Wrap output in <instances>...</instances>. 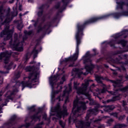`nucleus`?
Segmentation results:
<instances>
[{"label": "nucleus", "mask_w": 128, "mask_h": 128, "mask_svg": "<svg viewBox=\"0 0 128 128\" xmlns=\"http://www.w3.org/2000/svg\"><path fill=\"white\" fill-rule=\"evenodd\" d=\"M86 28V26L83 23L78 22L76 24V30L77 31L76 34L75 38L76 40V52L72 56H70L68 58H65L62 62H61V64L62 62H73L72 64H70L68 65L69 68H72L76 66H74V62L78 60V54H80V44L82 43V36H84V30Z\"/></svg>", "instance_id": "f257e3e1"}, {"label": "nucleus", "mask_w": 128, "mask_h": 128, "mask_svg": "<svg viewBox=\"0 0 128 128\" xmlns=\"http://www.w3.org/2000/svg\"><path fill=\"white\" fill-rule=\"evenodd\" d=\"M122 16H128V11H122L120 12H116L104 16L92 17L90 19L85 20L83 24L86 26H88V24H96V22H100V20H106V18H108L110 16H113V18H120Z\"/></svg>", "instance_id": "f03ea898"}, {"label": "nucleus", "mask_w": 128, "mask_h": 128, "mask_svg": "<svg viewBox=\"0 0 128 128\" xmlns=\"http://www.w3.org/2000/svg\"><path fill=\"white\" fill-rule=\"evenodd\" d=\"M102 80H106V82H110L113 84V86L114 88V92H126L128 90V85L125 86L124 88H120L122 86V85L120 84V82L118 80H110L108 77H104L101 76H96V80L98 84H102Z\"/></svg>", "instance_id": "7ed1b4c3"}, {"label": "nucleus", "mask_w": 128, "mask_h": 128, "mask_svg": "<svg viewBox=\"0 0 128 128\" xmlns=\"http://www.w3.org/2000/svg\"><path fill=\"white\" fill-rule=\"evenodd\" d=\"M126 32H128V30L126 29L120 32L117 33L113 36L114 40H110L108 44L110 46V48H116V44H121L123 48H124L126 46V44L128 42L126 40L122 39L118 40V38H120V36H122L124 34H126Z\"/></svg>", "instance_id": "20e7f679"}, {"label": "nucleus", "mask_w": 128, "mask_h": 128, "mask_svg": "<svg viewBox=\"0 0 128 128\" xmlns=\"http://www.w3.org/2000/svg\"><path fill=\"white\" fill-rule=\"evenodd\" d=\"M27 78L28 79L27 81H22L21 83L22 89L24 90L26 88H32L34 86H36V80H38V72H34L28 74Z\"/></svg>", "instance_id": "39448f33"}, {"label": "nucleus", "mask_w": 128, "mask_h": 128, "mask_svg": "<svg viewBox=\"0 0 128 128\" xmlns=\"http://www.w3.org/2000/svg\"><path fill=\"white\" fill-rule=\"evenodd\" d=\"M94 57V55L92 54H90V52L88 51L86 55L83 56L82 60L84 66V68L86 70V72H92V70L96 68V66L92 64V58Z\"/></svg>", "instance_id": "423d86ee"}, {"label": "nucleus", "mask_w": 128, "mask_h": 128, "mask_svg": "<svg viewBox=\"0 0 128 128\" xmlns=\"http://www.w3.org/2000/svg\"><path fill=\"white\" fill-rule=\"evenodd\" d=\"M86 102H81L80 105L78 106V100H76L73 102V107L72 108V112L74 116H76L77 114H78L82 112H84L86 110Z\"/></svg>", "instance_id": "0eeeda50"}, {"label": "nucleus", "mask_w": 128, "mask_h": 128, "mask_svg": "<svg viewBox=\"0 0 128 128\" xmlns=\"http://www.w3.org/2000/svg\"><path fill=\"white\" fill-rule=\"evenodd\" d=\"M60 108V105H58L54 108L53 110H52V112H56V116L57 118H62V116H68V110L66 109H64L62 111L58 112Z\"/></svg>", "instance_id": "6e6552de"}, {"label": "nucleus", "mask_w": 128, "mask_h": 128, "mask_svg": "<svg viewBox=\"0 0 128 128\" xmlns=\"http://www.w3.org/2000/svg\"><path fill=\"white\" fill-rule=\"evenodd\" d=\"M76 128H90V122L80 120L76 124Z\"/></svg>", "instance_id": "1a4fd4ad"}, {"label": "nucleus", "mask_w": 128, "mask_h": 128, "mask_svg": "<svg viewBox=\"0 0 128 128\" xmlns=\"http://www.w3.org/2000/svg\"><path fill=\"white\" fill-rule=\"evenodd\" d=\"M16 115H13L9 120V122L6 123V126L8 128H14V124H16Z\"/></svg>", "instance_id": "9d476101"}, {"label": "nucleus", "mask_w": 128, "mask_h": 128, "mask_svg": "<svg viewBox=\"0 0 128 128\" xmlns=\"http://www.w3.org/2000/svg\"><path fill=\"white\" fill-rule=\"evenodd\" d=\"M111 94L114 96H113L111 99L107 100L106 102L108 104L112 102H116V100H120L121 98L120 96H122V94H116V92H112L111 93Z\"/></svg>", "instance_id": "9b49d317"}, {"label": "nucleus", "mask_w": 128, "mask_h": 128, "mask_svg": "<svg viewBox=\"0 0 128 128\" xmlns=\"http://www.w3.org/2000/svg\"><path fill=\"white\" fill-rule=\"evenodd\" d=\"M58 76H60V74H56L54 75V76H51L49 78L50 84L51 86L52 90H54V84H56V83L54 82V80H56V79Z\"/></svg>", "instance_id": "f8f14e48"}, {"label": "nucleus", "mask_w": 128, "mask_h": 128, "mask_svg": "<svg viewBox=\"0 0 128 128\" xmlns=\"http://www.w3.org/2000/svg\"><path fill=\"white\" fill-rule=\"evenodd\" d=\"M4 30L0 32V38H4L5 34H6L8 32H10V24H5Z\"/></svg>", "instance_id": "ddd939ff"}, {"label": "nucleus", "mask_w": 128, "mask_h": 128, "mask_svg": "<svg viewBox=\"0 0 128 128\" xmlns=\"http://www.w3.org/2000/svg\"><path fill=\"white\" fill-rule=\"evenodd\" d=\"M98 112V110L95 109L94 108L88 110H87V114L86 117V118L88 120L90 118V116L92 114H96Z\"/></svg>", "instance_id": "4468645a"}, {"label": "nucleus", "mask_w": 128, "mask_h": 128, "mask_svg": "<svg viewBox=\"0 0 128 128\" xmlns=\"http://www.w3.org/2000/svg\"><path fill=\"white\" fill-rule=\"evenodd\" d=\"M14 32V28H12L10 30V32L4 34V36H6L4 38V40H10V38H12Z\"/></svg>", "instance_id": "2eb2a0df"}, {"label": "nucleus", "mask_w": 128, "mask_h": 128, "mask_svg": "<svg viewBox=\"0 0 128 128\" xmlns=\"http://www.w3.org/2000/svg\"><path fill=\"white\" fill-rule=\"evenodd\" d=\"M12 52H9L6 50L0 53V60H2L4 58H8V56H11Z\"/></svg>", "instance_id": "dca6fc26"}, {"label": "nucleus", "mask_w": 128, "mask_h": 128, "mask_svg": "<svg viewBox=\"0 0 128 128\" xmlns=\"http://www.w3.org/2000/svg\"><path fill=\"white\" fill-rule=\"evenodd\" d=\"M82 87H80L79 91L78 92H80V94H84L86 92V90H88V86L86 84H82Z\"/></svg>", "instance_id": "f3484780"}, {"label": "nucleus", "mask_w": 128, "mask_h": 128, "mask_svg": "<svg viewBox=\"0 0 128 128\" xmlns=\"http://www.w3.org/2000/svg\"><path fill=\"white\" fill-rule=\"evenodd\" d=\"M44 5H41L40 6L38 7L39 11H38L37 13V16L38 18H42L44 14Z\"/></svg>", "instance_id": "a211bd4d"}, {"label": "nucleus", "mask_w": 128, "mask_h": 128, "mask_svg": "<svg viewBox=\"0 0 128 128\" xmlns=\"http://www.w3.org/2000/svg\"><path fill=\"white\" fill-rule=\"evenodd\" d=\"M104 112H110L111 110H114L116 107L114 105H110V106H104Z\"/></svg>", "instance_id": "6ab92c4d"}, {"label": "nucleus", "mask_w": 128, "mask_h": 128, "mask_svg": "<svg viewBox=\"0 0 128 128\" xmlns=\"http://www.w3.org/2000/svg\"><path fill=\"white\" fill-rule=\"evenodd\" d=\"M36 70H38V67L34 65L32 66H27L25 68L26 72H36Z\"/></svg>", "instance_id": "aec40b11"}, {"label": "nucleus", "mask_w": 128, "mask_h": 128, "mask_svg": "<svg viewBox=\"0 0 128 128\" xmlns=\"http://www.w3.org/2000/svg\"><path fill=\"white\" fill-rule=\"evenodd\" d=\"M12 40H11L10 42V44L12 48L14 50H16L18 46H20V42L16 43V42L14 41V43L12 44Z\"/></svg>", "instance_id": "412c9836"}, {"label": "nucleus", "mask_w": 128, "mask_h": 128, "mask_svg": "<svg viewBox=\"0 0 128 128\" xmlns=\"http://www.w3.org/2000/svg\"><path fill=\"white\" fill-rule=\"evenodd\" d=\"M38 114H40L38 111L36 114H34L30 116L31 120H40V116H38Z\"/></svg>", "instance_id": "4be33fe9"}, {"label": "nucleus", "mask_w": 128, "mask_h": 128, "mask_svg": "<svg viewBox=\"0 0 128 128\" xmlns=\"http://www.w3.org/2000/svg\"><path fill=\"white\" fill-rule=\"evenodd\" d=\"M78 86H80V83L78 82H74V90H76L77 94H78V96H80V92H80V87L78 88Z\"/></svg>", "instance_id": "5701e85b"}, {"label": "nucleus", "mask_w": 128, "mask_h": 128, "mask_svg": "<svg viewBox=\"0 0 128 128\" xmlns=\"http://www.w3.org/2000/svg\"><path fill=\"white\" fill-rule=\"evenodd\" d=\"M4 6L2 5L0 6V22H2L4 18Z\"/></svg>", "instance_id": "b1692460"}, {"label": "nucleus", "mask_w": 128, "mask_h": 128, "mask_svg": "<svg viewBox=\"0 0 128 128\" xmlns=\"http://www.w3.org/2000/svg\"><path fill=\"white\" fill-rule=\"evenodd\" d=\"M22 84V82H20V81H16V83L13 86V88H15L13 89L12 91L14 92H18V88H16L17 86H20V84Z\"/></svg>", "instance_id": "393cba45"}, {"label": "nucleus", "mask_w": 128, "mask_h": 128, "mask_svg": "<svg viewBox=\"0 0 128 128\" xmlns=\"http://www.w3.org/2000/svg\"><path fill=\"white\" fill-rule=\"evenodd\" d=\"M46 25H44V26H38V28L37 30V34H40V32H45V34H46Z\"/></svg>", "instance_id": "a878e982"}, {"label": "nucleus", "mask_w": 128, "mask_h": 128, "mask_svg": "<svg viewBox=\"0 0 128 128\" xmlns=\"http://www.w3.org/2000/svg\"><path fill=\"white\" fill-rule=\"evenodd\" d=\"M62 2L63 5L62 6L61 8L64 10L66 8V6H68V4H70V1H68V0H62Z\"/></svg>", "instance_id": "bb28decb"}, {"label": "nucleus", "mask_w": 128, "mask_h": 128, "mask_svg": "<svg viewBox=\"0 0 128 128\" xmlns=\"http://www.w3.org/2000/svg\"><path fill=\"white\" fill-rule=\"evenodd\" d=\"M126 126H128V125L124 124H118L114 126V128H126Z\"/></svg>", "instance_id": "cd10ccee"}, {"label": "nucleus", "mask_w": 128, "mask_h": 128, "mask_svg": "<svg viewBox=\"0 0 128 128\" xmlns=\"http://www.w3.org/2000/svg\"><path fill=\"white\" fill-rule=\"evenodd\" d=\"M10 22V17H6L4 20V22H2L0 24L1 26H4V24H8Z\"/></svg>", "instance_id": "c85d7f7f"}, {"label": "nucleus", "mask_w": 128, "mask_h": 128, "mask_svg": "<svg viewBox=\"0 0 128 128\" xmlns=\"http://www.w3.org/2000/svg\"><path fill=\"white\" fill-rule=\"evenodd\" d=\"M46 27L45 28V32H48V30L50 28H52V26H54V24L51 23L50 22H48V24H46Z\"/></svg>", "instance_id": "c756f323"}, {"label": "nucleus", "mask_w": 128, "mask_h": 128, "mask_svg": "<svg viewBox=\"0 0 128 128\" xmlns=\"http://www.w3.org/2000/svg\"><path fill=\"white\" fill-rule=\"evenodd\" d=\"M14 65V62H10L8 65H6L4 66V68L7 70H12V66Z\"/></svg>", "instance_id": "7c9ffc66"}, {"label": "nucleus", "mask_w": 128, "mask_h": 128, "mask_svg": "<svg viewBox=\"0 0 128 128\" xmlns=\"http://www.w3.org/2000/svg\"><path fill=\"white\" fill-rule=\"evenodd\" d=\"M102 118H104V120H106V118H110V116H104L102 118H98L94 120V122H102Z\"/></svg>", "instance_id": "2f4dec72"}, {"label": "nucleus", "mask_w": 128, "mask_h": 128, "mask_svg": "<svg viewBox=\"0 0 128 128\" xmlns=\"http://www.w3.org/2000/svg\"><path fill=\"white\" fill-rule=\"evenodd\" d=\"M28 110H30V112H35L36 109V105H33L30 107L28 108Z\"/></svg>", "instance_id": "473e14b6"}, {"label": "nucleus", "mask_w": 128, "mask_h": 128, "mask_svg": "<svg viewBox=\"0 0 128 128\" xmlns=\"http://www.w3.org/2000/svg\"><path fill=\"white\" fill-rule=\"evenodd\" d=\"M83 94L84 96H86L89 102H90V100H92L93 99L92 98H90V95L88 92H86L84 94Z\"/></svg>", "instance_id": "72a5a7b5"}, {"label": "nucleus", "mask_w": 128, "mask_h": 128, "mask_svg": "<svg viewBox=\"0 0 128 128\" xmlns=\"http://www.w3.org/2000/svg\"><path fill=\"white\" fill-rule=\"evenodd\" d=\"M94 109L95 110H98V108H104V106H101L100 104H98V102H96V104H95Z\"/></svg>", "instance_id": "f704fd0d"}, {"label": "nucleus", "mask_w": 128, "mask_h": 128, "mask_svg": "<svg viewBox=\"0 0 128 128\" xmlns=\"http://www.w3.org/2000/svg\"><path fill=\"white\" fill-rule=\"evenodd\" d=\"M12 96H16V93L13 91H12V92H10V95L7 96V98H8L10 99L11 100H13L14 98L12 97Z\"/></svg>", "instance_id": "c9c22d12"}, {"label": "nucleus", "mask_w": 128, "mask_h": 128, "mask_svg": "<svg viewBox=\"0 0 128 128\" xmlns=\"http://www.w3.org/2000/svg\"><path fill=\"white\" fill-rule=\"evenodd\" d=\"M126 117V114H123V115H120L117 118H118V120H120V122L122 120H124Z\"/></svg>", "instance_id": "e433bc0d"}, {"label": "nucleus", "mask_w": 128, "mask_h": 128, "mask_svg": "<svg viewBox=\"0 0 128 128\" xmlns=\"http://www.w3.org/2000/svg\"><path fill=\"white\" fill-rule=\"evenodd\" d=\"M62 86H60V88L58 90H53L52 92H53L55 94H58L60 92H62Z\"/></svg>", "instance_id": "4c0bfd02"}, {"label": "nucleus", "mask_w": 128, "mask_h": 128, "mask_svg": "<svg viewBox=\"0 0 128 128\" xmlns=\"http://www.w3.org/2000/svg\"><path fill=\"white\" fill-rule=\"evenodd\" d=\"M114 122V119L112 118H110V119H108L107 122H106V124H108L109 126H112V122Z\"/></svg>", "instance_id": "58836bf2"}, {"label": "nucleus", "mask_w": 128, "mask_h": 128, "mask_svg": "<svg viewBox=\"0 0 128 128\" xmlns=\"http://www.w3.org/2000/svg\"><path fill=\"white\" fill-rule=\"evenodd\" d=\"M106 52H108L106 50V48H102V49L101 50V54H104V56H106Z\"/></svg>", "instance_id": "ea45409f"}, {"label": "nucleus", "mask_w": 128, "mask_h": 128, "mask_svg": "<svg viewBox=\"0 0 128 128\" xmlns=\"http://www.w3.org/2000/svg\"><path fill=\"white\" fill-rule=\"evenodd\" d=\"M56 20H58V18H56L54 17L50 21V23L54 24H56Z\"/></svg>", "instance_id": "a19ab883"}, {"label": "nucleus", "mask_w": 128, "mask_h": 128, "mask_svg": "<svg viewBox=\"0 0 128 128\" xmlns=\"http://www.w3.org/2000/svg\"><path fill=\"white\" fill-rule=\"evenodd\" d=\"M86 72H80L78 73V76H82V74H84V76H88V72H88V71H86Z\"/></svg>", "instance_id": "79ce46f5"}, {"label": "nucleus", "mask_w": 128, "mask_h": 128, "mask_svg": "<svg viewBox=\"0 0 128 128\" xmlns=\"http://www.w3.org/2000/svg\"><path fill=\"white\" fill-rule=\"evenodd\" d=\"M89 104L90 106H95V104H96V102L94 101V99L90 101Z\"/></svg>", "instance_id": "37998d69"}, {"label": "nucleus", "mask_w": 128, "mask_h": 128, "mask_svg": "<svg viewBox=\"0 0 128 128\" xmlns=\"http://www.w3.org/2000/svg\"><path fill=\"white\" fill-rule=\"evenodd\" d=\"M17 52H24V47L22 46H18V48L16 50Z\"/></svg>", "instance_id": "c03bdc74"}, {"label": "nucleus", "mask_w": 128, "mask_h": 128, "mask_svg": "<svg viewBox=\"0 0 128 128\" xmlns=\"http://www.w3.org/2000/svg\"><path fill=\"white\" fill-rule=\"evenodd\" d=\"M59 124L62 128H64V127L66 126V124H64V122L62 120L59 121Z\"/></svg>", "instance_id": "a18cd8bd"}, {"label": "nucleus", "mask_w": 128, "mask_h": 128, "mask_svg": "<svg viewBox=\"0 0 128 128\" xmlns=\"http://www.w3.org/2000/svg\"><path fill=\"white\" fill-rule=\"evenodd\" d=\"M64 82L62 80L60 81V82H58V83H57L56 84H54V86H57L56 87V88H60V84H64Z\"/></svg>", "instance_id": "49530a36"}, {"label": "nucleus", "mask_w": 128, "mask_h": 128, "mask_svg": "<svg viewBox=\"0 0 128 128\" xmlns=\"http://www.w3.org/2000/svg\"><path fill=\"white\" fill-rule=\"evenodd\" d=\"M10 56H8V57H6V58H4V62L6 64H8V60H10Z\"/></svg>", "instance_id": "de8ad7c7"}, {"label": "nucleus", "mask_w": 128, "mask_h": 128, "mask_svg": "<svg viewBox=\"0 0 128 128\" xmlns=\"http://www.w3.org/2000/svg\"><path fill=\"white\" fill-rule=\"evenodd\" d=\"M32 54H38V50H36V47H34L32 50Z\"/></svg>", "instance_id": "09e8293b"}, {"label": "nucleus", "mask_w": 128, "mask_h": 128, "mask_svg": "<svg viewBox=\"0 0 128 128\" xmlns=\"http://www.w3.org/2000/svg\"><path fill=\"white\" fill-rule=\"evenodd\" d=\"M43 120H49L50 118H48V115L46 114H44L42 116Z\"/></svg>", "instance_id": "8fccbe9b"}, {"label": "nucleus", "mask_w": 128, "mask_h": 128, "mask_svg": "<svg viewBox=\"0 0 128 128\" xmlns=\"http://www.w3.org/2000/svg\"><path fill=\"white\" fill-rule=\"evenodd\" d=\"M24 26L21 24H18L17 26V28L18 30H22Z\"/></svg>", "instance_id": "3c124183"}, {"label": "nucleus", "mask_w": 128, "mask_h": 128, "mask_svg": "<svg viewBox=\"0 0 128 128\" xmlns=\"http://www.w3.org/2000/svg\"><path fill=\"white\" fill-rule=\"evenodd\" d=\"M60 2H58L57 4L54 6V8H56V10H58L60 8Z\"/></svg>", "instance_id": "603ef678"}, {"label": "nucleus", "mask_w": 128, "mask_h": 128, "mask_svg": "<svg viewBox=\"0 0 128 128\" xmlns=\"http://www.w3.org/2000/svg\"><path fill=\"white\" fill-rule=\"evenodd\" d=\"M94 82V80H87L84 84H86V85H87L88 86H90V82Z\"/></svg>", "instance_id": "864d4df0"}, {"label": "nucleus", "mask_w": 128, "mask_h": 128, "mask_svg": "<svg viewBox=\"0 0 128 128\" xmlns=\"http://www.w3.org/2000/svg\"><path fill=\"white\" fill-rule=\"evenodd\" d=\"M112 116H114V118H118V113L115 112L112 113Z\"/></svg>", "instance_id": "5fc2aeb1"}, {"label": "nucleus", "mask_w": 128, "mask_h": 128, "mask_svg": "<svg viewBox=\"0 0 128 128\" xmlns=\"http://www.w3.org/2000/svg\"><path fill=\"white\" fill-rule=\"evenodd\" d=\"M120 64H125L126 66H128V60H125V62H120Z\"/></svg>", "instance_id": "6e6d98bb"}, {"label": "nucleus", "mask_w": 128, "mask_h": 128, "mask_svg": "<svg viewBox=\"0 0 128 128\" xmlns=\"http://www.w3.org/2000/svg\"><path fill=\"white\" fill-rule=\"evenodd\" d=\"M30 122H27L25 124L24 126L26 127V128H30Z\"/></svg>", "instance_id": "4d7b16f0"}, {"label": "nucleus", "mask_w": 128, "mask_h": 128, "mask_svg": "<svg viewBox=\"0 0 128 128\" xmlns=\"http://www.w3.org/2000/svg\"><path fill=\"white\" fill-rule=\"evenodd\" d=\"M93 52L94 54H92L93 55V56H96L98 54L96 53V49H93Z\"/></svg>", "instance_id": "13d9d810"}, {"label": "nucleus", "mask_w": 128, "mask_h": 128, "mask_svg": "<svg viewBox=\"0 0 128 128\" xmlns=\"http://www.w3.org/2000/svg\"><path fill=\"white\" fill-rule=\"evenodd\" d=\"M106 92V88L104 87L102 88V89L101 90V93L102 94H104Z\"/></svg>", "instance_id": "bf43d9fd"}, {"label": "nucleus", "mask_w": 128, "mask_h": 128, "mask_svg": "<svg viewBox=\"0 0 128 128\" xmlns=\"http://www.w3.org/2000/svg\"><path fill=\"white\" fill-rule=\"evenodd\" d=\"M121 68L122 70H123L124 72H126V67H124V66L122 65Z\"/></svg>", "instance_id": "052dcab7"}, {"label": "nucleus", "mask_w": 128, "mask_h": 128, "mask_svg": "<svg viewBox=\"0 0 128 128\" xmlns=\"http://www.w3.org/2000/svg\"><path fill=\"white\" fill-rule=\"evenodd\" d=\"M44 10L46 8V6H47V8H50V5H48V3H46L44 4H42V6H44Z\"/></svg>", "instance_id": "680f3d73"}, {"label": "nucleus", "mask_w": 128, "mask_h": 128, "mask_svg": "<svg viewBox=\"0 0 128 128\" xmlns=\"http://www.w3.org/2000/svg\"><path fill=\"white\" fill-rule=\"evenodd\" d=\"M61 80H62V82H66V75H63V76L61 78Z\"/></svg>", "instance_id": "e2e57ef3"}, {"label": "nucleus", "mask_w": 128, "mask_h": 128, "mask_svg": "<svg viewBox=\"0 0 128 128\" xmlns=\"http://www.w3.org/2000/svg\"><path fill=\"white\" fill-rule=\"evenodd\" d=\"M114 62H116V64H120V59H118V58H116L114 60Z\"/></svg>", "instance_id": "0e129e2a"}, {"label": "nucleus", "mask_w": 128, "mask_h": 128, "mask_svg": "<svg viewBox=\"0 0 128 128\" xmlns=\"http://www.w3.org/2000/svg\"><path fill=\"white\" fill-rule=\"evenodd\" d=\"M38 24V20H37L34 22V28H36Z\"/></svg>", "instance_id": "69168bd1"}, {"label": "nucleus", "mask_w": 128, "mask_h": 128, "mask_svg": "<svg viewBox=\"0 0 128 128\" xmlns=\"http://www.w3.org/2000/svg\"><path fill=\"white\" fill-rule=\"evenodd\" d=\"M43 110L44 109L42 108H38V112H39L40 114V112H42Z\"/></svg>", "instance_id": "338daca9"}, {"label": "nucleus", "mask_w": 128, "mask_h": 128, "mask_svg": "<svg viewBox=\"0 0 128 128\" xmlns=\"http://www.w3.org/2000/svg\"><path fill=\"white\" fill-rule=\"evenodd\" d=\"M41 20H42V22H46V16H43L41 18Z\"/></svg>", "instance_id": "774afa93"}]
</instances>
